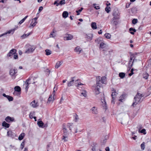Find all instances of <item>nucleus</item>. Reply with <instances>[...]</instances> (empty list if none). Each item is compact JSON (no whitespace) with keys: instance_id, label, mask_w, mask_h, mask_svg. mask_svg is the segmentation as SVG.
I'll return each mask as SVG.
<instances>
[{"instance_id":"obj_1","label":"nucleus","mask_w":151,"mask_h":151,"mask_svg":"<svg viewBox=\"0 0 151 151\" xmlns=\"http://www.w3.org/2000/svg\"><path fill=\"white\" fill-rule=\"evenodd\" d=\"M142 95L140 93H138L134 98V101L132 105L134 106L136 105L138 103L141 102V99L142 97Z\"/></svg>"},{"instance_id":"obj_2","label":"nucleus","mask_w":151,"mask_h":151,"mask_svg":"<svg viewBox=\"0 0 151 151\" xmlns=\"http://www.w3.org/2000/svg\"><path fill=\"white\" fill-rule=\"evenodd\" d=\"M100 77L98 76L97 77L96 84H98L100 81L102 83L105 84L106 83V77L105 76H103L100 80Z\"/></svg>"},{"instance_id":"obj_3","label":"nucleus","mask_w":151,"mask_h":151,"mask_svg":"<svg viewBox=\"0 0 151 151\" xmlns=\"http://www.w3.org/2000/svg\"><path fill=\"white\" fill-rule=\"evenodd\" d=\"M35 48V46H30L25 51V53L27 54L32 53L34 51Z\"/></svg>"},{"instance_id":"obj_4","label":"nucleus","mask_w":151,"mask_h":151,"mask_svg":"<svg viewBox=\"0 0 151 151\" xmlns=\"http://www.w3.org/2000/svg\"><path fill=\"white\" fill-rule=\"evenodd\" d=\"M16 52L17 50L15 49H12L8 53L7 55V56L8 57H10L11 58H12V56Z\"/></svg>"},{"instance_id":"obj_5","label":"nucleus","mask_w":151,"mask_h":151,"mask_svg":"<svg viewBox=\"0 0 151 151\" xmlns=\"http://www.w3.org/2000/svg\"><path fill=\"white\" fill-rule=\"evenodd\" d=\"M118 94V93L114 91V92H113L112 93L111 96L112 97V100H111V103L113 104L114 103V100L116 98Z\"/></svg>"},{"instance_id":"obj_6","label":"nucleus","mask_w":151,"mask_h":151,"mask_svg":"<svg viewBox=\"0 0 151 151\" xmlns=\"http://www.w3.org/2000/svg\"><path fill=\"white\" fill-rule=\"evenodd\" d=\"M63 135H68L71 132H70V131L68 130L67 128H64L63 129Z\"/></svg>"},{"instance_id":"obj_7","label":"nucleus","mask_w":151,"mask_h":151,"mask_svg":"<svg viewBox=\"0 0 151 151\" xmlns=\"http://www.w3.org/2000/svg\"><path fill=\"white\" fill-rule=\"evenodd\" d=\"M74 77H72L71 78L70 80L71 81H69L67 83V86L68 87H70L72 85L74 84Z\"/></svg>"},{"instance_id":"obj_8","label":"nucleus","mask_w":151,"mask_h":151,"mask_svg":"<svg viewBox=\"0 0 151 151\" xmlns=\"http://www.w3.org/2000/svg\"><path fill=\"white\" fill-rule=\"evenodd\" d=\"M100 88V87L98 85H97L95 87V91L96 95H98L99 93Z\"/></svg>"},{"instance_id":"obj_9","label":"nucleus","mask_w":151,"mask_h":151,"mask_svg":"<svg viewBox=\"0 0 151 151\" xmlns=\"http://www.w3.org/2000/svg\"><path fill=\"white\" fill-rule=\"evenodd\" d=\"M30 105L33 108H35L38 106L37 102H36L35 100L32 101L30 104Z\"/></svg>"},{"instance_id":"obj_10","label":"nucleus","mask_w":151,"mask_h":151,"mask_svg":"<svg viewBox=\"0 0 151 151\" xmlns=\"http://www.w3.org/2000/svg\"><path fill=\"white\" fill-rule=\"evenodd\" d=\"M6 121L8 122H13L14 120V119L13 118H11L10 116H8L5 118Z\"/></svg>"},{"instance_id":"obj_11","label":"nucleus","mask_w":151,"mask_h":151,"mask_svg":"<svg viewBox=\"0 0 151 151\" xmlns=\"http://www.w3.org/2000/svg\"><path fill=\"white\" fill-rule=\"evenodd\" d=\"M73 123H68L67 124V128L69 129V130L70 132H71V129L73 127Z\"/></svg>"},{"instance_id":"obj_12","label":"nucleus","mask_w":151,"mask_h":151,"mask_svg":"<svg viewBox=\"0 0 151 151\" xmlns=\"http://www.w3.org/2000/svg\"><path fill=\"white\" fill-rule=\"evenodd\" d=\"M93 37V35L92 34H88L86 35V38L88 41L91 40H92Z\"/></svg>"},{"instance_id":"obj_13","label":"nucleus","mask_w":151,"mask_h":151,"mask_svg":"<svg viewBox=\"0 0 151 151\" xmlns=\"http://www.w3.org/2000/svg\"><path fill=\"white\" fill-rule=\"evenodd\" d=\"M75 52H78L79 54L81 52L82 50V49L79 46H77L74 49Z\"/></svg>"},{"instance_id":"obj_14","label":"nucleus","mask_w":151,"mask_h":151,"mask_svg":"<svg viewBox=\"0 0 151 151\" xmlns=\"http://www.w3.org/2000/svg\"><path fill=\"white\" fill-rule=\"evenodd\" d=\"M126 95L125 94H122L119 98V101L123 102L125 98Z\"/></svg>"},{"instance_id":"obj_15","label":"nucleus","mask_w":151,"mask_h":151,"mask_svg":"<svg viewBox=\"0 0 151 151\" xmlns=\"http://www.w3.org/2000/svg\"><path fill=\"white\" fill-rule=\"evenodd\" d=\"M63 62L62 61H59L57 62L55 65V68H58L60 66L62 65L63 63Z\"/></svg>"},{"instance_id":"obj_16","label":"nucleus","mask_w":151,"mask_h":151,"mask_svg":"<svg viewBox=\"0 0 151 151\" xmlns=\"http://www.w3.org/2000/svg\"><path fill=\"white\" fill-rule=\"evenodd\" d=\"M62 140L64 142H66L68 141V135H63L62 138Z\"/></svg>"},{"instance_id":"obj_17","label":"nucleus","mask_w":151,"mask_h":151,"mask_svg":"<svg viewBox=\"0 0 151 151\" xmlns=\"http://www.w3.org/2000/svg\"><path fill=\"white\" fill-rule=\"evenodd\" d=\"M91 110L93 114H96L97 113V108L95 107H93L91 109Z\"/></svg>"},{"instance_id":"obj_18","label":"nucleus","mask_w":151,"mask_h":151,"mask_svg":"<svg viewBox=\"0 0 151 151\" xmlns=\"http://www.w3.org/2000/svg\"><path fill=\"white\" fill-rule=\"evenodd\" d=\"M73 121L75 122H77L79 119L78 116L76 114H75L73 116Z\"/></svg>"},{"instance_id":"obj_19","label":"nucleus","mask_w":151,"mask_h":151,"mask_svg":"<svg viewBox=\"0 0 151 151\" xmlns=\"http://www.w3.org/2000/svg\"><path fill=\"white\" fill-rule=\"evenodd\" d=\"M14 32V30H10L8 32H6V33H3L1 35H0V37L4 36V35H5L7 34H10L11 33H12V34H13Z\"/></svg>"},{"instance_id":"obj_20","label":"nucleus","mask_w":151,"mask_h":151,"mask_svg":"<svg viewBox=\"0 0 151 151\" xmlns=\"http://www.w3.org/2000/svg\"><path fill=\"white\" fill-rule=\"evenodd\" d=\"M30 80V79L29 78L27 80H26L25 82V85H26V88L25 89L27 91L28 89V86L29 83H28L29 81Z\"/></svg>"},{"instance_id":"obj_21","label":"nucleus","mask_w":151,"mask_h":151,"mask_svg":"<svg viewBox=\"0 0 151 151\" xmlns=\"http://www.w3.org/2000/svg\"><path fill=\"white\" fill-rule=\"evenodd\" d=\"M91 27L93 29H95L97 28L96 23L95 22H92L91 24Z\"/></svg>"},{"instance_id":"obj_22","label":"nucleus","mask_w":151,"mask_h":151,"mask_svg":"<svg viewBox=\"0 0 151 151\" xmlns=\"http://www.w3.org/2000/svg\"><path fill=\"white\" fill-rule=\"evenodd\" d=\"M68 13L67 12L64 11L63 13L62 16L63 18H65L68 17Z\"/></svg>"},{"instance_id":"obj_23","label":"nucleus","mask_w":151,"mask_h":151,"mask_svg":"<svg viewBox=\"0 0 151 151\" xmlns=\"http://www.w3.org/2000/svg\"><path fill=\"white\" fill-rule=\"evenodd\" d=\"M25 135V134L24 133H21L19 135L18 137V139L20 140H22L23 139Z\"/></svg>"},{"instance_id":"obj_24","label":"nucleus","mask_w":151,"mask_h":151,"mask_svg":"<svg viewBox=\"0 0 151 151\" xmlns=\"http://www.w3.org/2000/svg\"><path fill=\"white\" fill-rule=\"evenodd\" d=\"M2 125L3 127H4L6 128H9L10 125L9 124L5 122L4 121L2 123Z\"/></svg>"},{"instance_id":"obj_25","label":"nucleus","mask_w":151,"mask_h":151,"mask_svg":"<svg viewBox=\"0 0 151 151\" xmlns=\"http://www.w3.org/2000/svg\"><path fill=\"white\" fill-rule=\"evenodd\" d=\"M55 30L53 29V31L50 33V37H54L56 36V34L55 33Z\"/></svg>"},{"instance_id":"obj_26","label":"nucleus","mask_w":151,"mask_h":151,"mask_svg":"<svg viewBox=\"0 0 151 151\" xmlns=\"http://www.w3.org/2000/svg\"><path fill=\"white\" fill-rule=\"evenodd\" d=\"M66 40H70L72 39L73 38V35L70 34H68V36L66 37Z\"/></svg>"},{"instance_id":"obj_27","label":"nucleus","mask_w":151,"mask_h":151,"mask_svg":"<svg viewBox=\"0 0 151 151\" xmlns=\"http://www.w3.org/2000/svg\"><path fill=\"white\" fill-rule=\"evenodd\" d=\"M46 52V55H49L51 54L52 51L50 50L47 49L45 50Z\"/></svg>"},{"instance_id":"obj_28","label":"nucleus","mask_w":151,"mask_h":151,"mask_svg":"<svg viewBox=\"0 0 151 151\" xmlns=\"http://www.w3.org/2000/svg\"><path fill=\"white\" fill-rule=\"evenodd\" d=\"M129 30L130 31V33L132 35L134 34V32H136V30L135 29H134L132 28H129Z\"/></svg>"},{"instance_id":"obj_29","label":"nucleus","mask_w":151,"mask_h":151,"mask_svg":"<svg viewBox=\"0 0 151 151\" xmlns=\"http://www.w3.org/2000/svg\"><path fill=\"white\" fill-rule=\"evenodd\" d=\"M15 70L14 69H11L10 71V74L11 76L14 75L16 73Z\"/></svg>"},{"instance_id":"obj_30","label":"nucleus","mask_w":151,"mask_h":151,"mask_svg":"<svg viewBox=\"0 0 151 151\" xmlns=\"http://www.w3.org/2000/svg\"><path fill=\"white\" fill-rule=\"evenodd\" d=\"M14 90L16 91L19 92L21 91V88L19 86H16L14 88Z\"/></svg>"},{"instance_id":"obj_31","label":"nucleus","mask_w":151,"mask_h":151,"mask_svg":"<svg viewBox=\"0 0 151 151\" xmlns=\"http://www.w3.org/2000/svg\"><path fill=\"white\" fill-rule=\"evenodd\" d=\"M54 100V97L52 99V95H50L48 99V101L47 102L48 103H50L51 101L53 102Z\"/></svg>"},{"instance_id":"obj_32","label":"nucleus","mask_w":151,"mask_h":151,"mask_svg":"<svg viewBox=\"0 0 151 151\" xmlns=\"http://www.w3.org/2000/svg\"><path fill=\"white\" fill-rule=\"evenodd\" d=\"M125 73L123 72L119 73V76L121 78H124L125 76Z\"/></svg>"},{"instance_id":"obj_33","label":"nucleus","mask_w":151,"mask_h":151,"mask_svg":"<svg viewBox=\"0 0 151 151\" xmlns=\"http://www.w3.org/2000/svg\"><path fill=\"white\" fill-rule=\"evenodd\" d=\"M106 45L105 43L101 42L100 44V47L102 48H103L106 47Z\"/></svg>"},{"instance_id":"obj_34","label":"nucleus","mask_w":151,"mask_h":151,"mask_svg":"<svg viewBox=\"0 0 151 151\" xmlns=\"http://www.w3.org/2000/svg\"><path fill=\"white\" fill-rule=\"evenodd\" d=\"M30 33H27V34H24L22 35L21 37L22 39H24L27 37H28L30 35Z\"/></svg>"},{"instance_id":"obj_35","label":"nucleus","mask_w":151,"mask_h":151,"mask_svg":"<svg viewBox=\"0 0 151 151\" xmlns=\"http://www.w3.org/2000/svg\"><path fill=\"white\" fill-rule=\"evenodd\" d=\"M13 132L11 131H8L7 132V135L9 137H12L13 135Z\"/></svg>"},{"instance_id":"obj_36","label":"nucleus","mask_w":151,"mask_h":151,"mask_svg":"<svg viewBox=\"0 0 151 151\" xmlns=\"http://www.w3.org/2000/svg\"><path fill=\"white\" fill-rule=\"evenodd\" d=\"M37 124L40 127H42L44 124L43 122L41 121L38 122Z\"/></svg>"},{"instance_id":"obj_37","label":"nucleus","mask_w":151,"mask_h":151,"mask_svg":"<svg viewBox=\"0 0 151 151\" xmlns=\"http://www.w3.org/2000/svg\"><path fill=\"white\" fill-rule=\"evenodd\" d=\"M143 78L146 79H147L148 78L149 75L147 73H144L143 75Z\"/></svg>"},{"instance_id":"obj_38","label":"nucleus","mask_w":151,"mask_h":151,"mask_svg":"<svg viewBox=\"0 0 151 151\" xmlns=\"http://www.w3.org/2000/svg\"><path fill=\"white\" fill-rule=\"evenodd\" d=\"M111 23L112 24H114L115 25H116L118 23V22L117 21L115 20L113 21V19H112V20L111 22Z\"/></svg>"},{"instance_id":"obj_39","label":"nucleus","mask_w":151,"mask_h":151,"mask_svg":"<svg viewBox=\"0 0 151 151\" xmlns=\"http://www.w3.org/2000/svg\"><path fill=\"white\" fill-rule=\"evenodd\" d=\"M104 36L106 38L108 39H110L111 37V35L110 34L108 33H106L104 35Z\"/></svg>"},{"instance_id":"obj_40","label":"nucleus","mask_w":151,"mask_h":151,"mask_svg":"<svg viewBox=\"0 0 151 151\" xmlns=\"http://www.w3.org/2000/svg\"><path fill=\"white\" fill-rule=\"evenodd\" d=\"M37 22H36V21H35V22H34L32 24V23H31L29 27V28H30L31 27H35L36 24L37 23Z\"/></svg>"},{"instance_id":"obj_41","label":"nucleus","mask_w":151,"mask_h":151,"mask_svg":"<svg viewBox=\"0 0 151 151\" xmlns=\"http://www.w3.org/2000/svg\"><path fill=\"white\" fill-rule=\"evenodd\" d=\"M28 16H27L26 17H25L23 19H22L19 22V23L20 24H21L22 23H23L24 21L25 20L27 19V17Z\"/></svg>"},{"instance_id":"obj_42","label":"nucleus","mask_w":151,"mask_h":151,"mask_svg":"<svg viewBox=\"0 0 151 151\" xmlns=\"http://www.w3.org/2000/svg\"><path fill=\"white\" fill-rule=\"evenodd\" d=\"M110 10L111 8L110 7H106L105 8V10L107 13H109Z\"/></svg>"},{"instance_id":"obj_43","label":"nucleus","mask_w":151,"mask_h":151,"mask_svg":"<svg viewBox=\"0 0 151 151\" xmlns=\"http://www.w3.org/2000/svg\"><path fill=\"white\" fill-rule=\"evenodd\" d=\"M83 8L82 7L80 9L77 10L76 11V12L77 13V15H79L80 14V12H81L83 10Z\"/></svg>"},{"instance_id":"obj_44","label":"nucleus","mask_w":151,"mask_h":151,"mask_svg":"<svg viewBox=\"0 0 151 151\" xmlns=\"http://www.w3.org/2000/svg\"><path fill=\"white\" fill-rule=\"evenodd\" d=\"M137 21L138 20L137 19H134L132 20V23L133 24H135L137 23Z\"/></svg>"},{"instance_id":"obj_45","label":"nucleus","mask_w":151,"mask_h":151,"mask_svg":"<svg viewBox=\"0 0 151 151\" xmlns=\"http://www.w3.org/2000/svg\"><path fill=\"white\" fill-rule=\"evenodd\" d=\"M114 16V17H113V18L112 19H113V21H114V20H115L116 19H119V17L118 15Z\"/></svg>"},{"instance_id":"obj_46","label":"nucleus","mask_w":151,"mask_h":151,"mask_svg":"<svg viewBox=\"0 0 151 151\" xmlns=\"http://www.w3.org/2000/svg\"><path fill=\"white\" fill-rule=\"evenodd\" d=\"M6 98L8 99L9 100V101H12L13 100V97L9 96H7V97Z\"/></svg>"},{"instance_id":"obj_47","label":"nucleus","mask_w":151,"mask_h":151,"mask_svg":"<svg viewBox=\"0 0 151 151\" xmlns=\"http://www.w3.org/2000/svg\"><path fill=\"white\" fill-rule=\"evenodd\" d=\"M13 56V58L14 59H17L18 58V55H17V53L16 52H15V53Z\"/></svg>"},{"instance_id":"obj_48","label":"nucleus","mask_w":151,"mask_h":151,"mask_svg":"<svg viewBox=\"0 0 151 151\" xmlns=\"http://www.w3.org/2000/svg\"><path fill=\"white\" fill-rule=\"evenodd\" d=\"M145 143L143 142L142 143L141 145V147L142 150H144L145 149Z\"/></svg>"},{"instance_id":"obj_49","label":"nucleus","mask_w":151,"mask_h":151,"mask_svg":"<svg viewBox=\"0 0 151 151\" xmlns=\"http://www.w3.org/2000/svg\"><path fill=\"white\" fill-rule=\"evenodd\" d=\"M146 130L145 129H143L141 130L140 131V132L142 133H143L144 134H145L146 133L145 132Z\"/></svg>"},{"instance_id":"obj_50","label":"nucleus","mask_w":151,"mask_h":151,"mask_svg":"<svg viewBox=\"0 0 151 151\" xmlns=\"http://www.w3.org/2000/svg\"><path fill=\"white\" fill-rule=\"evenodd\" d=\"M65 0H62L59 3V5H62L65 4Z\"/></svg>"},{"instance_id":"obj_51","label":"nucleus","mask_w":151,"mask_h":151,"mask_svg":"<svg viewBox=\"0 0 151 151\" xmlns=\"http://www.w3.org/2000/svg\"><path fill=\"white\" fill-rule=\"evenodd\" d=\"M81 94L84 96L86 97L87 96L86 91H83L81 93Z\"/></svg>"},{"instance_id":"obj_52","label":"nucleus","mask_w":151,"mask_h":151,"mask_svg":"<svg viewBox=\"0 0 151 151\" xmlns=\"http://www.w3.org/2000/svg\"><path fill=\"white\" fill-rule=\"evenodd\" d=\"M133 71H134L133 68H132L131 70V73H130L129 74V76H131L133 74V73H134L133 72Z\"/></svg>"},{"instance_id":"obj_53","label":"nucleus","mask_w":151,"mask_h":151,"mask_svg":"<svg viewBox=\"0 0 151 151\" xmlns=\"http://www.w3.org/2000/svg\"><path fill=\"white\" fill-rule=\"evenodd\" d=\"M24 142H22L21 144V148L22 150L24 147Z\"/></svg>"},{"instance_id":"obj_54","label":"nucleus","mask_w":151,"mask_h":151,"mask_svg":"<svg viewBox=\"0 0 151 151\" xmlns=\"http://www.w3.org/2000/svg\"><path fill=\"white\" fill-rule=\"evenodd\" d=\"M35 113V112H33L32 113V112H31L30 113V114H29V117L31 118V119H32L33 118V114Z\"/></svg>"},{"instance_id":"obj_55","label":"nucleus","mask_w":151,"mask_h":151,"mask_svg":"<svg viewBox=\"0 0 151 151\" xmlns=\"http://www.w3.org/2000/svg\"><path fill=\"white\" fill-rule=\"evenodd\" d=\"M137 128L139 130V132L141 129L142 128V126L141 125H139L138 127Z\"/></svg>"},{"instance_id":"obj_56","label":"nucleus","mask_w":151,"mask_h":151,"mask_svg":"<svg viewBox=\"0 0 151 151\" xmlns=\"http://www.w3.org/2000/svg\"><path fill=\"white\" fill-rule=\"evenodd\" d=\"M112 15L114 16L118 15V14L117 13L116 11H114Z\"/></svg>"},{"instance_id":"obj_57","label":"nucleus","mask_w":151,"mask_h":151,"mask_svg":"<svg viewBox=\"0 0 151 151\" xmlns=\"http://www.w3.org/2000/svg\"><path fill=\"white\" fill-rule=\"evenodd\" d=\"M54 4L56 5L57 6H58L59 5V3H58L57 1H55L54 3Z\"/></svg>"},{"instance_id":"obj_58","label":"nucleus","mask_w":151,"mask_h":151,"mask_svg":"<svg viewBox=\"0 0 151 151\" xmlns=\"http://www.w3.org/2000/svg\"><path fill=\"white\" fill-rule=\"evenodd\" d=\"M100 39L99 38H98L95 41L96 42L99 44L100 42Z\"/></svg>"},{"instance_id":"obj_59","label":"nucleus","mask_w":151,"mask_h":151,"mask_svg":"<svg viewBox=\"0 0 151 151\" xmlns=\"http://www.w3.org/2000/svg\"><path fill=\"white\" fill-rule=\"evenodd\" d=\"M43 9V8L42 6H40L39 7V12H40L42 11Z\"/></svg>"},{"instance_id":"obj_60","label":"nucleus","mask_w":151,"mask_h":151,"mask_svg":"<svg viewBox=\"0 0 151 151\" xmlns=\"http://www.w3.org/2000/svg\"><path fill=\"white\" fill-rule=\"evenodd\" d=\"M83 84L80 82L78 83L76 85V86H79L80 85H82Z\"/></svg>"},{"instance_id":"obj_61","label":"nucleus","mask_w":151,"mask_h":151,"mask_svg":"<svg viewBox=\"0 0 151 151\" xmlns=\"http://www.w3.org/2000/svg\"><path fill=\"white\" fill-rule=\"evenodd\" d=\"M94 8L96 9H100V7L99 6H94Z\"/></svg>"},{"instance_id":"obj_62","label":"nucleus","mask_w":151,"mask_h":151,"mask_svg":"<svg viewBox=\"0 0 151 151\" xmlns=\"http://www.w3.org/2000/svg\"><path fill=\"white\" fill-rule=\"evenodd\" d=\"M104 104H103V106L105 107V108L106 109V103L105 101H104Z\"/></svg>"},{"instance_id":"obj_63","label":"nucleus","mask_w":151,"mask_h":151,"mask_svg":"<svg viewBox=\"0 0 151 151\" xmlns=\"http://www.w3.org/2000/svg\"><path fill=\"white\" fill-rule=\"evenodd\" d=\"M106 151H109V147H106L105 148Z\"/></svg>"},{"instance_id":"obj_64","label":"nucleus","mask_w":151,"mask_h":151,"mask_svg":"<svg viewBox=\"0 0 151 151\" xmlns=\"http://www.w3.org/2000/svg\"><path fill=\"white\" fill-rule=\"evenodd\" d=\"M91 151H96V149L94 147H93L91 149Z\"/></svg>"}]
</instances>
